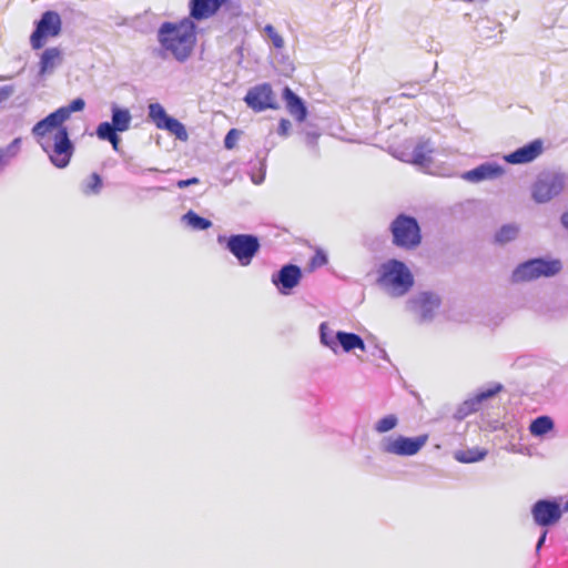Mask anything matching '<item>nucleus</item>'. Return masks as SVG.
Wrapping results in <instances>:
<instances>
[{
	"instance_id": "nucleus-1",
	"label": "nucleus",
	"mask_w": 568,
	"mask_h": 568,
	"mask_svg": "<svg viewBox=\"0 0 568 568\" xmlns=\"http://www.w3.org/2000/svg\"><path fill=\"white\" fill-rule=\"evenodd\" d=\"M64 122L62 113L55 110L37 122L31 130L51 164L58 169L67 168L74 153V144L70 140L68 128L63 125Z\"/></svg>"
},
{
	"instance_id": "nucleus-2",
	"label": "nucleus",
	"mask_w": 568,
	"mask_h": 568,
	"mask_svg": "<svg viewBox=\"0 0 568 568\" xmlns=\"http://www.w3.org/2000/svg\"><path fill=\"white\" fill-rule=\"evenodd\" d=\"M197 27L192 19L176 22L164 21L156 31V41L162 55H171L178 62H185L192 55L197 41Z\"/></svg>"
},
{
	"instance_id": "nucleus-3",
	"label": "nucleus",
	"mask_w": 568,
	"mask_h": 568,
	"mask_svg": "<svg viewBox=\"0 0 568 568\" xmlns=\"http://www.w3.org/2000/svg\"><path fill=\"white\" fill-rule=\"evenodd\" d=\"M377 284L392 297H402L414 285V276L406 264L398 260H388L378 271Z\"/></svg>"
},
{
	"instance_id": "nucleus-4",
	"label": "nucleus",
	"mask_w": 568,
	"mask_h": 568,
	"mask_svg": "<svg viewBox=\"0 0 568 568\" xmlns=\"http://www.w3.org/2000/svg\"><path fill=\"white\" fill-rule=\"evenodd\" d=\"M562 268V263L558 258H531L520 263L511 274L515 283L530 282L540 277H552Z\"/></svg>"
},
{
	"instance_id": "nucleus-5",
	"label": "nucleus",
	"mask_w": 568,
	"mask_h": 568,
	"mask_svg": "<svg viewBox=\"0 0 568 568\" xmlns=\"http://www.w3.org/2000/svg\"><path fill=\"white\" fill-rule=\"evenodd\" d=\"M568 176L555 171H546L538 174L531 185V197L536 203L542 204L559 195L566 184Z\"/></svg>"
},
{
	"instance_id": "nucleus-6",
	"label": "nucleus",
	"mask_w": 568,
	"mask_h": 568,
	"mask_svg": "<svg viewBox=\"0 0 568 568\" xmlns=\"http://www.w3.org/2000/svg\"><path fill=\"white\" fill-rule=\"evenodd\" d=\"M217 242H225L226 250L242 266L250 265L261 247L258 237L253 234H233L229 237L220 235Z\"/></svg>"
},
{
	"instance_id": "nucleus-7",
	"label": "nucleus",
	"mask_w": 568,
	"mask_h": 568,
	"mask_svg": "<svg viewBox=\"0 0 568 568\" xmlns=\"http://www.w3.org/2000/svg\"><path fill=\"white\" fill-rule=\"evenodd\" d=\"M393 242L403 248H414L420 244L422 235L417 220L413 216L399 214L390 224Z\"/></svg>"
},
{
	"instance_id": "nucleus-8",
	"label": "nucleus",
	"mask_w": 568,
	"mask_h": 568,
	"mask_svg": "<svg viewBox=\"0 0 568 568\" xmlns=\"http://www.w3.org/2000/svg\"><path fill=\"white\" fill-rule=\"evenodd\" d=\"M62 20L57 11H44L36 22V28L30 36V44L33 50L41 49L48 38H55L61 33Z\"/></svg>"
},
{
	"instance_id": "nucleus-9",
	"label": "nucleus",
	"mask_w": 568,
	"mask_h": 568,
	"mask_svg": "<svg viewBox=\"0 0 568 568\" xmlns=\"http://www.w3.org/2000/svg\"><path fill=\"white\" fill-rule=\"evenodd\" d=\"M428 435L426 434L416 437L387 436L382 439L381 449L390 455L414 456L426 445Z\"/></svg>"
},
{
	"instance_id": "nucleus-10",
	"label": "nucleus",
	"mask_w": 568,
	"mask_h": 568,
	"mask_svg": "<svg viewBox=\"0 0 568 568\" xmlns=\"http://www.w3.org/2000/svg\"><path fill=\"white\" fill-rule=\"evenodd\" d=\"M440 297L432 292H420L406 302L407 311L419 317L420 322H430L440 306Z\"/></svg>"
},
{
	"instance_id": "nucleus-11",
	"label": "nucleus",
	"mask_w": 568,
	"mask_h": 568,
	"mask_svg": "<svg viewBox=\"0 0 568 568\" xmlns=\"http://www.w3.org/2000/svg\"><path fill=\"white\" fill-rule=\"evenodd\" d=\"M148 116L158 129L169 131L181 141L187 139L185 126L176 119L168 115L162 104L158 102L150 103L148 106Z\"/></svg>"
},
{
	"instance_id": "nucleus-12",
	"label": "nucleus",
	"mask_w": 568,
	"mask_h": 568,
	"mask_svg": "<svg viewBox=\"0 0 568 568\" xmlns=\"http://www.w3.org/2000/svg\"><path fill=\"white\" fill-rule=\"evenodd\" d=\"M244 102L255 112L277 109L272 87L268 83H262L251 88L244 97Z\"/></svg>"
},
{
	"instance_id": "nucleus-13",
	"label": "nucleus",
	"mask_w": 568,
	"mask_h": 568,
	"mask_svg": "<svg viewBox=\"0 0 568 568\" xmlns=\"http://www.w3.org/2000/svg\"><path fill=\"white\" fill-rule=\"evenodd\" d=\"M531 515L538 526L548 527L560 520L562 509L556 500L539 499L534 504Z\"/></svg>"
},
{
	"instance_id": "nucleus-14",
	"label": "nucleus",
	"mask_w": 568,
	"mask_h": 568,
	"mask_svg": "<svg viewBox=\"0 0 568 568\" xmlns=\"http://www.w3.org/2000/svg\"><path fill=\"white\" fill-rule=\"evenodd\" d=\"M227 0H190L187 3L189 16L192 22H200L213 18Z\"/></svg>"
},
{
	"instance_id": "nucleus-15",
	"label": "nucleus",
	"mask_w": 568,
	"mask_h": 568,
	"mask_svg": "<svg viewBox=\"0 0 568 568\" xmlns=\"http://www.w3.org/2000/svg\"><path fill=\"white\" fill-rule=\"evenodd\" d=\"M302 278V271L295 264H286L272 275V283L282 294H288L297 286Z\"/></svg>"
},
{
	"instance_id": "nucleus-16",
	"label": "nucleus",
	"mask_w": 568,
	"mask_h": 568,
	"mask_svg": "<svg viewBox=\"0 0 568 568\" xmlns=\"http://www.w3.org/2000/svg\"><path fill=\"white\" fill-rule=\"evenodd\" d=\"M132 115L129 109L119 106L116 103L111 105V122H101L97 129L123 133L131 126Z\"/></svg>"
},
{
	"instance_id": "nucleus-17",
	"label": "nucleus",
	"mask_w": 568,
	"mask_h": 568,
	"mask_svg": "<svg viewBox=\"0 0 568 568\" xmlns=\"http://www.w3.org/2000/svg\"><path fill=\"white\" fill-rule=\"evenodd\" d=\"M505 170L495 162H485L473 170L462 174V179L470 183H479L487 180H495L501 176Z\"/></svg>"
},
{
	"instance_id": "nucleus-18",
	"label": "nucleus",
	"mask_w": 568,
	"mask_h": 568,
	"mask_svg": "<svg viewBox=\"0 0 568 568\" xmlns=\"http://www.w3.org/2000/svg\"><path fill=\"white\" fill-rule=\"evenodd\" d=\"M542 153V142L534 140L526 145L504 155V160L510 164H526L536 160Z\"/></svg>"
},
{
	"instance_id": "nucleus-19",
	"label": "nucleus",
	"mask_w": 568,
	"mask_h": 568,
	"mask_svg": "<svg viewBox=\"0 0 568 568\" xmlns=\"http://www.w3.org/2000/svg\"><path fill=\"white\" fill-rule=\"evenodd\" d=\"M63 63V51L58 47L47 48L42 51L39 60L38 77L43 79L54 73Z\"/></svg>"
},
{
	"instance_id": "nucleus-20",
	"label": "nucleus",
	"mask_w": 568,
	"mask_h": 568,
	"mask_svg": "<svg viewBox=\"0 0 568 568\" xmlns=\"http://www.w3.org/2000/svg\"><path fill=\"white\" fill-rule=\"evenodd\" d=\"M283 99L290 114L295 118L296 121L303 122L307 116V109L303 100L288 87H285L283 90Z\"/></svg>"
},
{
	"instance_id": "nucleus-21",
	"label": "nucleus",
	"mask_w": 568,
	"mask_h": 568,
	"mask_svg": "<svg viewBox=\"0 0 568 568\" xmlns=\"http://www.w3.org/2000/svg\"><path fill=\"white\" fill-rule=\"evenodd\" d=\"M503 386L500 384H495L486 389L478 392L473 398H469L463 403L460 407V413L467 415L469 413L477 412L483 402L494 397L501 390Z\"/></svg>"
},
{
	"instance_id": "nucleus-22",
	"label": "nucleus",
	"mask_w": 568,
	"mask_h": 568,
	"mask_svg": "<svg viewBox=\"0 0 568 568\" xmlns=\"http://www.w3.org/2000/svg\"><path fill=\"white\" fill-rule=\"evenodd\" d=\"M338 349L341 348L345 353H351L355 349L366 351L364 339L355 333L337 331Z\"/></svg>"
},
{
	"instance_id": "nucleus-23",
	"label": "nucleus",
	"mask_w": 568,
	"mask_h": 568,
	"mask_svg": "<svg viewBox=\"0 0 568 568\" xmlns=\"http://www.w3.org/2000/svg\"><path fill=\"white\" fill-rule=\"evenodd\" d=\"M434 148L429 140L419 141L414 148L408 159L402 158L403 161L412 162L416 165H426L430 162V154Z\"/></svg>"
},
{
	"instance_id": "nucleus-24",
	"label": "nucleus",
	"mask_w": 568,
	"mask_h": 568,
	"mask_svg": "<svg viewBox=\"0 0 568 568\" xmlns=\"http://www.w3.org/2000/svg\"><path fill=\"white\" fill-rule=\"evenodd\" d=\"M22 140L21 138L13 139L7 146L0 148V172L17 158L20 152Z\"/></svg>"
},
{
	"instance_id": "nucleus-25",
	"label": "nucleus",
	"mask_w": 568,
	"mask_h": 568,
	"mask_svg": "<svg viewBox=\"0 0 568 568\" xmlns=\"http://www.w3.org/2000/svg\"><path fill=\"white\" fill-rule=\"evenodd\" d=\"M320 342L323 346L331 349L334 354L338 353L337 331L329 327L328 323L323 322L318 328Z\"/></svg>"
},
{
	"instance_id": "nucleus-26",
	"label": "nucleus",
	"mask_w": 568,
	"mask_h": 568,
	"mask_svg": "<svg viewBox=\"0 0 568 568\" xmlns=\"http://www.w3.org/2000/svg\"><path fill=\"white\" fill-rule=\"evenodd\" d=\"M182 222L194 231H205L212 226V222L210 220L200 216L192 210L187 211L182 216Z\"/></svg>"
},
{
	"instance_id": "nucleus-27",
	"label": "nucleus",
	"mask_w": 568,
	"mask_h": 568,
	"mask_svg": "<svg viewBox=\"0 0 568 568\" xmlns=\"http://www.w3.org/2000/svg\"><path fill=\"white\" fill-rule=\"evenodd\" d=\"M555 427L554 420L546 415L535 418L529 426V432L536 437H540L552 430Z\"/></svg>"
},
{
	"instance_id": "nucleus-28",
	"label": "nucleus",
	"mask_w": 568,
	"mask_h": 568,
	"mask_svg": "<svg viewBox=\"0 0 568 568\" xmlns=\"http://www.w3.org/2000/svg\"><path fill=\"white\" fill-rule=\"evenodd\" d=\"M80 189L84 195L99 194L102 189L101 176L98 173H92L88 179L81 182Z\"/></svg>"
},
{
	"instance_id": "nucleus-29",
	"label": "nucleus",
	"mask_w": 568,
	"mask_h": 568,
	"mask_svg": "<svg viewBox=\"0 0 568 568\" xmlns=\"http://www.w3.org/2000/svg\"><path fill=\"white\" fill-rule=\"evenodd\" d=\"M487 455V450L480 448H473L467 450H459L455 453L456 460L465 464L476 463L483 460Z\"/></svg>"
},
{
	"instance_id": "nucleus-30",
	"label": "nucleus",
	"mask_w": 568,
	"mask_h": 568,
	"mask_svg": "<svg viewBox=\"0 0 568 568\" xmlns=\"http://www.w3.org/2000/svg\"><path fill=\"white\" fill-rule=\"evenodd\" d=\"M519 233V227L516 224L503 225L495 235V240L499 244H506L514 241Z\"/></svg>"
},
{
	"instance_id": "nucleus-31",
	"label": "nucleus",
	"mask_w": 568,
	"mask_h": 568,
	"mask_svg": "<svg viewBox=\"0 0 568 568\" xmlns=\"http://www.w3.org/2000/svg\"><path fill=\"white\" fill-rule=\"evenodd\" d=\"M398 425V417L394 414L386 415L378 419L374 425V430L378 434H385Z\"/></svg>"
},
{
	"instance_id": "nucleus-32",
	"label": "nucleus",
	"mask_w": 568,
	"mask_h": 568,
	"mask_svg": "<svg viewBox=\"0 0 568 568\" xmlns=\"http://www.w3.org/2000/svg\"><path fill=\"white\" fill-rule=\"evenodd\" d=\"M85 101L82 98H77L70 102V104L65 106H61L57 109L59 113H62V118L67 121L71 116L73 112H80L84 109Z\"/></svg>"
},
{
	"instance_id": "nucleus-33",
	"label": "nucleus",
	"mask_w": 568,
	"mask_h": 568,
	"mask_svg": "<svg viewBox=\"0 0 568 568\" xmlns=\"http://www.w3.org/2000/svg\"><path fill=\"white\" fill-rule=\"evenodd\" d=\"M426 82H427V80L416 81V82H407V83L402 84V88L404 89V91L400 93V97L409 98V99L417 97V94L420 93L422 90L424 89Z\"/></svg>"
},
{
	"instance_id": "nucleus-34",
	"label": "nucleus",
	"mask_w": 568,
	"mask_h": 568,
	"mask_svg": "<svg viewBox=\"0 0 568 568\" xmlns=\"http://www.w3.org/2000/svg\"><path fill=\"white\" fill-rule=\"evenodd\" d=\"M265 36L272 41L275 49H283L285 45L283 37L276 31L272 24H266L263 29Z\"/></svg>"
},
{
	"instance_id": "nucleus-35",
	"label": "nucleus",
	"mask_w": 568,
	"mask_h": 568,
	"mask_svg": "<svg viewBox=\"0 0 568 568\" xmlns=\"http://www.w3.org/2000/svg\"><path fill=\"white\" fill-rule=\"evenodd\" d=\"M95 133L100 140L110 142L114 151H119L121 142V139L118 135L119 132L97 129Z\"/></svg>"
},
{
	"instance_id": "nucleus-36",
	"label": "nucleus",
	"mask_w": 568,
	"mask_h": 568,
	"mask_svg": "<svg viewBox=\"0 0 568 568\" xmlns=\"http://www.w3.org/2000/svg\"><path fill=\"white\" fill-rule=\"evenodd\" d=\"M240 134H241V132L239 130L231 129L226 133V135L224 138V146H225V149H227V150L233 149L235 146L239 138H240Z\"/></svg>"
},
{
	"instance_id": "nucleus-37",
	"label": "nucleus",
	"mask_w": 568,
	"mask_h": 568,
	"mask_svg": "<svg viewBox=\"0 0 568 568\" xmlns=\"http://www.w3.org/2000/svg\"><path fill=\"white\" fill-rule=\"evenodd\" d=\"M291 122L287 119H282L278 124L277 133L282 136H286L291 130Z\"/></svg>"
},
{
	"instance_id": "nucleus-38",
	"label": "nucleus",
	"mask_w": 568,
	"mask_h": 568,
	"mask_svg": "<svg viewBox=\"0 0 568 568\" xmlns=\"http://www.w3.org/2000/svg\"><path fill=\"white\" fill-rule=\"evenodd\" d=\"M199 183H200V180L197 178H191V179L178 181L176 182V186L179 189H185L187 186L195 185V184H199Z\"/></svg>"
},
{
	"instance_id": "nucleus-39",
	"label": "nucleus",
	"mask_w": 568,
	"mask_h": 568,
	"mask_svg": "<svg viewBox=\"0 0 568 568\" xmlns=\"http://www.w3.org/2000/svg\"><path fill=\"white\" fill-rule=\"evenodd\" d=\"M13 90L11 87H3L0 89V101L9 98L12 94Z\"/></svg>"
},
{
	"instance_id": "nucleus-40",
	"label": "nucleus",
	"mask_w": 568,
	"mask_h": 568,
	"mask_svg": "<svg viewBox=\"0 0 568 568\" xmlns=\"http://www.w3.org/2000/svg\"><path fill=\"white\" fill-rule=\"evenodd\" d=\"M326 262H327V258H326L325 254H317L313 258V264L323 265V264H326Z\"/></svg>"
},
{
	"instance_id": "nucleus-41",
	"label": "nucleus",
	"mask_w": 568,
	"mask_h": 568,
	"mask_svg": "<svg viewBox=\"0 0 568 568\" xmlns=\"http://www.w3.org/2000/svg\"><path fill=\"white\" fill-rule=\"evenodd\" d=\"M264 179H265V173H264V172H263V173H261L260 175H255V174H253V175L251 176L252 182H253L254 184H256V185L262 184V183H263V181H264Z\"/></svg>"
},
{
	"instance_id": "nucleus-42",
	"label": "nucleus",
	"mask_w": 568,
	"mask_h": 568,
	"mask_svg": "<svg viewBox=\"0 0 568 568\" xmlns=\"http://www.w3.org/2000/svg\"><path fill=\"white\" fill-rule=\"evenodd\" d=\"M546 537H547V530L542 531V534L540 535L538 541H537V545H536V550L538 551L542 545L545 544L546 541Z\"/></svg>"
},
{
	"instance_id": "nucleus-43",
	"label": "nucleus",
	"mask_w": 568,
	"mask_h": 568,
	"mask_svg": "<svg viewBox=\"0 0 568 568\" xmlns=\"http://www.w3.org/2000/svg\"><path fill=\"white\" fill-rule=\"evenodd\" d=\"M561 223L562 225L568 230V211L562 214L561 216Z\"/></svg>"
},
{
	"instance_id": "nucleus-44",
	"label": "nucleus",
	"mask_w": 568,
	"mask_h": 568,
	"mask_svg": "<svg viewBox=\"0 0 568 568\" xmlns=\"http://www.w3.org/2000/svg\"><path fill=\"white\" fill-rule=\"evenodd\" d=\"M564 510H565V511H568V500H567V503L565 504Z\"/></svg>"
}]
</instances>
